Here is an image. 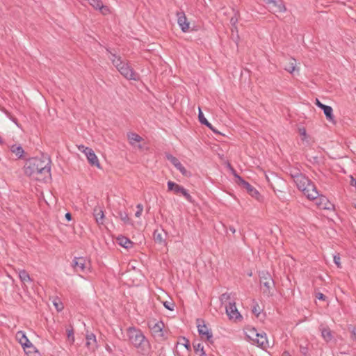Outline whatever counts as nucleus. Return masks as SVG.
Segmentation results:
<instances>
[{
  "label": "nucleus",
  "instance_id": "f257e3e1",
  "mask_svg": "<svg viewBox=\"0 0 356 356\" xmlns=\"http://www.w3.org/2000/svg\"><path fill=\"white\" fill-rule=\"evenodd\" d=\"M51 160L47 156L31 158L26 162L24 173L37 180L47 181L51 177Z\"/></svg>",
  "mask_w": 356,
  "mask_h": 356
},
{
  "label": "nucleus",
  "instance_id": "f03ea898",
  "mask_svg": "<svg viewBox=\"0 0 356 356\" xmlns=\"http://www.w3.org/2000/svg\"><path fill=\"white\" fill-rule=\"evenodd\" d=\"M298 188L302 191L303 194L309 199L314 200L318 196V191L314 183L305 175L296 171L291 173Z\"/></svg>",
  "mask_w": 356,
  "mask_h": 356
},
{
  "label": "nucleus",
  "instance_id": "7ed1b4c3",
  "mask_svg": "<svg viewBox=\"0 0 356 356\" xmlns=\"http://www.w3.org/2000/svg\"><path fill=\"white\" fill-rule=\"evenodd\" d=\"M127 332L130 343L142 354L147 353L149 349V343L143 332L134 327H129Z\"/></svg>",
  "mask_w": 356,
  "mask_h": 356
},
{
  "label": "nucleus",
  "instance_id": "20e7f679",
  "mask_svg": "<svg viewBox=\"0 0 356 356\" xmlns=\"http://www.w3.org/2000/svg\"><path fill=\"white\" fill-rule=\"evenodd\" d=\"M106 51L110 54L109 59L118 72L127 79L137 81L139 79V74L134 71L127 63L122 60L121 57L112 53L108 49Z\"/></svg>",
  "mask_w": 356,
  "mask_h": 356
},
{
  "label": "nucleus",
  "instance_id": "39448f33",
  "mask_svg": "<svg viewBox=\"0 0 356 356\" xmlns=\"http://www.w3.org/2000/svg\"><path fill=\"white\" fill-rule=\"evenodd\" d=\"M259 278L261 285L264 287V293L270 294L272 287L274 285V281L268 272L263 271L259 273Z\"/></svg>",
  "mask_w": 356,
  "mask_h": 356
},
{
  "label": "nucleus",
  "instance_id": "423d86ee",
  "mask_svg": "<svg viewBox=\"0 0 356 356\" xmlns=\"http://www.w3.org/2000/svg\"><path fill=\"white\" fill-rule=\"evenodd\" d=\"M168 191H173L176 194H181L186 200H188L190 202H193V197L191 195L188 193L187 190L185 189L184 187L178 185L177 184L169 181L168 182Z\"/></svg>",
  "mask_w": 356,
  "mask_h": 356
},
{
  "label": "nucleus",
  "instance_id": "0eeeda50",
  "mask_svg": "<svg viewBox=\"0 0 356 356\" xmlns=\"http://www.w3.org/2000/svg\"><path fill=\"white\" fill-rule=\"evenodd\" d=\"M197 330L202 339L210 341L213 337L211 330L204 324V321L201 319L197 320Z\"/></svg>",
  "mask_w": 356,
  "mask_h": 356
},
{
  "label": "nucleus",
  "instance_id": "6e6552de",
  "mask_svg": "<svg viewBox=\"0 0 356 356\" xmlns=\"http://www.w3.org/2000/svg\"><path fill=\"white\" fill-rule=\"evenodd\" d=\"M73 267L76 272L85 273L90 269V264L84 257H75L73 259Z\"/></svg>",
  "mask_w": 356,
  "mask_h": 356
},
{
  "label": "nucleus",
  "instance_id": "1a4fd4ad",
  "mask_svg": "<svg viewBox=\"0 0 356 356\" xmlns=\"http://www.w3.org/2000/svg\"><path fill=\"white\" fill-rule=\"evenodd\" d=\"M163 327L164 324L162 321H150L148 323V327L151 330L152 335L156 338H162L163 337Z\"/></svg>",
  "mask_w": 356,
  "mask_h": 356
},
{
  "label": "nucleus",
  "instance_id": "9d476101",
  "mask_svg": "<svg viewBox=\"0 0 356 356\" xmlns=\"http://www.w3.org/2000/svg\"><path fill=\"white\" fill-rule=\"evenodd\" d=\"M226 314L229 319L238 320L242 318V316L238 312L235 302L229 301L225 306Z\"/></svg>",
  "mask_w": 356,
  "mask_h": 356
},
{
  "label": "nucleus",
  "instance_id": "9b49d317",
  "mask_svg": "<svg viewBox=\"0 0 356 356\" xmlns=\"http://www.w3.org/2000/svg\"><path fill=\"white\" fill-rule=\"evenodd\" d=\"M166 159L170 161V163L178 170L183 175L186 177H188L190 175V172L182 165L181 162L178 159L175 157L174 156L167 154L165 155Z\"/></svg>",
  "mask_w": 356,
  "mask_h": 356
},
{
  "label": "nucleus",
  "instance_id": "f8f14e48",
  "mask_svg": "<svg viewBox=\"0 0 356 356\" xmlns=\"http://www.w3.org/2000/svg\"><path fill=\"white\" fill-rule=\"evenodd\" d=\"M314 200V199L313 200ZM316 204L321 209L332 210L334 209V204L331 203L328 199L324 195L318 194V197L315 198Z\"/></svg>",
  "mask_w": 356,
  "mask_h": 356
},
{
  "label": "nucleus",
  "instance_id": "ddd939ff",
  "mask_svg": "<svg viewBox=\"0 0 356 356\" xmlns=\"http://www.w3.org/2000/svg\"><path fill=\"white\" fill-rule=\"evenodd\" d=\"M238 179V184L245 188L248 193L253 197L259 199V193L257 189L251 186L248 182L245 181L241 177L236 176Z\"/></svg>",
  "mask_w": 356,
  "mask_h": 356
},
{
  "label": "nucleus",
  "instance_id": "4468645a",
  "mask_svg": "<svg viewBox=\"0 0 356 356\" xmlns=\"http://www.w3.org/2000/svg\"><path fill=\"white\" fill-rule=\"evenodd\" d=\"M316 104L323 111L324 114L326 116V118H327V120H329L330 122H334V117L333 115V113H332L333 110H332V108L331 106H327V105H325V104H322L317 99H316Z\"/></svg>",
  "mask_w": 356,
  "mask_h": 356
},
{
  "label": "nucleus",
  "instance_id": "2eb2a0df",
  "mask_svg": "<svg viewBox=\"0 0 356 356\" xmlns=\"http://www.w3.org/2000/svg\"><path fill=\"white\" fill-rule=\"evenodd\" d=\"M269 7L273 13H284L286 10V8L282 0H273L269 4Z\"/></svg>",
  "mask_w": 356,
  "mask_h": 356
},
{
  "label": "nucleus",
  "instance_id": "dca6fc26",
  "mask_svg": "<svg viewBox=\"0 0 356 356\" xmlns=\"http://www.w3.org/2000/svg\"><path fill=\"white\" fill-rule=\"evenodd\" d=\"M177 23L183 32L188 31L190 24L188 22L184 13L181 12L177 13Z\"/></svg>",
  "mask_w": 356,
  "mask_h": 356
},
{
  "label": "nucleus",
  "instance_id": "f3484780",
  "mask_svg": "<svg viewBox=\"0 0 356 356\" xmlns=\"http://www.w3.org/2000/svg\"><path fill=\"white\" fill-rule=\"evenodd\" d=\"M86 347L92 352H94L97 348L96 336L93 333H88L86 336Z\"/></svg>",
  "mask_w": 356,
  "mask_h": 356
},
{
  "label": "nucleus",
  "instance_id": "a211bd4d",
  "mask_svg": "<svg viewBox=\"0 0 356 356\" xmlns=\"http://www.w3.org/2000/svg\"><path fill=\"white\" fill-rule=\"evenodd\" d=\"M252 344L257 345L263 349L268 347V341L267 340L266 334L264 332L258 333V337L256 338Z\"/></svg>",
  "mask_w": 356,
  "mask_h": 356
},
{
  "label": "nucleus",
  "instance_id": "6ab92c4d",
  "mask_svg": "<svg viewBox=\"0 0 356 356\" xmlns=\"http://www.w3.org/2000/svg\"><path fill=\"white\" fill-rule=\"evenodd\" d=\"M246 338L253 343L257 337H258L257 330L252 327H246L244 330Z\"/></svg>",
  "mask_w": 356,
  "mask_h": 356
},
{
  "label": "nucleus",
  "instance_id": "aec40b11",
  "mask_svg": "<svg viewBox=\"0 0 356 356\" xmlns=\"http://www.w3.org/2000/svg\"><path fill=\"white\" fill-rule=\"evenodd\" d=\"M85 154L90 165L99 168V160L92 149L86 150Z\"/></svg>",
  "mask_w": 356,
  "mask_h": 356
},
{
  "label": "nucleus",
  "instance_id": "412c9836",
  "mask_svg": "<svg viewBox=\"0 0 356 356\" xmlns=\"http://www.w3.org/2000/svg\"><path fill=\"white\" fill-rule=\"evenodd\" d=\"M93 215L95 220L98 225H103L104 222V213L102 208L95 207L93 210Z\"/></svg>",
  "mask_w": 356,
  "mask_h": 356
},
{
  "label": "nucleus",
  "instance_id": "4be33fe9",
  "mask_svg": "<svg viewBox=\"0 0 356 356\" xmlns=\"http://www.w3.org/2000/svg\"><path fill=\"white\" fill-rule=\"evenodd\" d=\"M199 121L201 124L206 125L208 128L212 130L214 133L220 134L219 131L216 130L212 124L205 118L203 113L202 112L200 108H199V113H198Z\"/></svg>",
  "mask_w": 356,
  "mask_h": 356
},
{
  "label": "nucleus",
  "instance_id": "5701e85b",
  "mask_svg": "<svg viewBox=\"0 0 356 356\" xmlns=\"http://www.w3.org/2000/svg\"><path fill=\"white\" fill-rule=\"evenodd\" d=\"M10 150L17 159H22L24 154V151L20 145L15 144L10 146Z\"/></svg>",
  "mask_w": 356,
  "mask_h": 356
},
{
  "label": "nucleus",
  "instance_id": "b1692460",
  "mask_svg": "<svg viewBox=\"0 0 356 356\" xmlns=\"http://www.w3.org/2000/svg\"><path fill=\"white\" fill-rule=\"evenodd\" d=\"M25 353L28 356H38L39 355L38 351L36 348L33 345V343L30 341L28 344H26L23 348Z\"/></svg>",
  "mask_w": 356,
  "mask_h": 356
},
{
  "label": "nucleus",
  "instance_id": "393cba45",
  "mask_svg": "<svg viewBox=\"0 0 356 356\" xmlns=\"http://www.w3.org/2000/svg\"><path fill=\"white\" fill-rule=\"evenodd\" d=\"M16 339L19 341V343L22 345V348H24L26 344H28L30 341L26 337V334L23 331H18L15 335Z\"/></svg>",
  "mask_w": 356,
  "mask_h": 356
},
{
  "label": "nucleus",
  "instance_id": "a878e982",
  "mask_svg": "<svg viewBox=\"0 0 356 356\" xmlns=\"http://www.w3.org/2000/svg\"><path fill=\"white\" fill-rule=\"evenodd\" d=\"M284 68L290 74H293L296 69V60L293 58L288 59V63L284 65Z\"/></svg>",
  "mask_w": 356,
  "mask_h": 356
},
{
  "label": "nucleus",
  "instance_id": "bb28decb",
  "mask_svg": "<svg viewBox=\"0 0 356 356\" xmlns=\"http://www.w3.org/2000/svg\"><path fill=\"white\" fill-rule=\"evenodd\" d=\"M118 243L124 248H130L133 245V243L125 236H119L117 238Z\"/></svg>",
  "mask_w": 356,
  "mask_h": 356
},
{
  "label": "nucleus",
  "instance_id": "cd10ccee",
  "mask_svg": "<svg viewBox=\"0 0 356 356\" xmlns=\"http://www.w3.org/2000/svg\"><path fill=\"white\" fill-rule=\"evenodd\" d=\"M320 330L321 332V336L325 341L329 342L332 340V334L330 328L321 327Z\"/></svg>",
  "mask_w": 356,
  "mask_h": 356
},
{
  "label": "nucleus",
  "instance_id": "c85d7f7f",
  "mask_svg": "<svg viewBox=\"0 0 356 356\" xmlns=\"http://www.w3.org/2000/svg\"><path fill=\"white\" fill-rule=\"evenodd\" d=\"M127 136L131 145H134L135 143H139L143 140L142 137L136 133H129Z\"/></svg>",
  "mask_w": 356,
  "mask_h": 356
},
{
  "label": "nucleus",
  "instance_id": "c756f323",
  "mask_svg": "<svg viewBox=\"0 0 356 356\" xmlns=\"http://www.w3.org/2000/svg\"><path fill=\"white\" fill-rule=\"evenodd\" d=\"M118 217L124 223V224H132L131 220L129 218L128 214L125 211H119L118 212Z\"/></svg>",
  "mask_w": 356,
  "mask_h": 356
},
{
  "label": "nucleus",
  "instance_id": "7c9ffc66",
  "mask_svg": "<svg viewBox=\"0 0 356 356\" xmlns=\"http://www.w3.org/2000/svg\"><path fill=\"white\" fill-rule=\"evenodd\" d=\"M19 277L24 283L31 281L29 273L24 270H22L19 272Z\"/></svg>",
  "mask_w": 356,
  "mask_h": 356
},
{
  "label": "nucleus",
  "instance_id": "2f4dec72",
  "mask_svg": "<svg viewBox=\"0 0 356 356\" xmlns=\"http://www.w3.org/2000/svg\"><path fill=\"white\" fill-rule=\"evenodd\" d=\"M67 341L72 344L74 342V330L72 326H70L66 329Z\"/></svg>",
  "mask_w": 356,
  "mask_h": 356
},
{
  "label": "nucleus",
  "instance_id": "473e14b6",
  "mask_svg": "<svg viewBox=\"0 0 356 356\" xmlns=\"http://www.w3.org/2000/svg\"><path fill=\"white\" fill-rule=\"evenodd\" d=\"M154 239L155 242L159 243H164V241H165L163 238L162 234L156 230L154 232Z\"/></svg>",
  "mask_w": 356,
  "mask_h": 356
},
{
  "label": "nucleus",
  "instance_id": "72a5a7b5",
  "mask_svg": "<svg viewBox=\"0 0 356 356\" xmlns=\"http://www.w3.org/2000/svg\"><path fill=\"white\" fill-rule=\"evenodd\" d=\"M237 22H238V18L236 16L232 17L231 18L230 23L232 25V32H234V31H236V32L238 31L237 28L236 26V24Z\"/></svg>",
  "mask_w": 356,
  "mask_h": 356
},
{
  "label": "nucleus",
  "instance_id": "f704fd0d",
  "mask_svg": "<svg viewBox=\"0 0 356 356\" xmlns=\"http://www.w3.org/2000/svg\"><path fill=\"white\" fill-rule=\"evenodd\" d=\"M231 299V294L228 293H225L221 295L220 300L222 303H226L228 300Z\"/></svg>",
  "mask_w": 356,
  "mask_h": 356
},
{
  "label": "nucleus",
  "instance_id": "c9c22d12",
  "mask_svg": "<svg viewBox=\"0 0 356 356\" xmlns=\"http://www.w3.org/2000/svg\"><path fill=\"white\" fill-rule=\"evenodd\" d=\"M136 209H137V211H136V212L135 213V216L137 218H140L141 214H142V213H143V204H137Z\"/></svg>",
  "mask_w": 356,
  "mask_h": 356
},
{
  "label": "nucleus",
  "instance_id": "e433bc0d",
  "mask_svg": "<svg viewBox=\"0 0 356 356\" xmlns=\"http://www.w3.org/2000/svg\"><path fill=\"white\" fill-rule=\"evenodd\" d=\"M163 305L168 310L172 311L174 309L175 304L172 302L165 301L163 302Z\"/></svg>",
  "mask_w": 356,
  "mask_h": 356
},
{
  "label": "nucleus",
  "instance_id": "4c0bfd02",
  "mask_svg": "<svg viewBox=\"0 0 356 356\" xmlns=\"http://www.w3.org/2000/svg\"><path fill=\"white\" fill-rule=\"evenodd\" d=\"M334 264L337 266L338 268H341V263H340V257L339 254L334 255L333 257Z\"/></svg>",
  "mask_w": 356,
  "mask_h": 356
},
{
  "label": "nucleus",
  "instance_id": "58836bf2",
  "mask_svg": "<svg viewBox=\"0 0 356 356\" xmlns=\"http://www.w3.org/2000/svg\"><path fill=\"white\" fill-rule=\"evenodd\" d=\"M194 349L195 352L200 351L202 353L204 350V347L201 343H197V345H194Z\"/></svg>",
  "mask_w": 356,
  "mask_h": 356
},
{
  "label": "nucleus",
  "instance_id": "ea45409f",
  "mask_svg": "<svg viewBox=\"0 0 356 356\" xmlns=\"http://www.w3.org/2000/svg\"><path fill=\"white\" fill-rule=\"evenodd\" d=\"M102 14L104 15H106L107 13H109V9L107 6H105L102 4V8H98Z\"/></svg>",
  "mask_w": 356,
  "mask_h": 356
},
{
  "label": "nucleus",
  "instance_id": "a19ab883",
  "mask_svg": "<svg viewBox=\"0 0 356 356\" xmlns=\"http://www.w3.org/2000/svg\"><path fill=\"white\" fill-rule=\"evenodd\" d=\"M260 311L261 309L259 305H256L252 308V312L257 316H258L260 314Z\"/></svg>",
  "mask_w": 356,
  "mask_h": 356
},
{
  "label": "nucleus",
  "instance_id": "79ce46f5",
  "mask_svg": "<svg viewBox=\"0 0 356 356\" xmlns=\"http://www.w3.org/2000/svg\"><path fill=\"white\" fill-rule=\"evenodd\" d=\"M78 149H79V151H81V152H83L84 154H86V150L90 149V148L85 147L84 145H79L78 147Z\"/></svg>",
  "mask_w": 356,
  "mask_h": 356
},
{
  "label": "nucleus",
  "instance_id": "37998d69",
  "mask_svg": "<svg viewBox=\"0 0 356 356\" xmlns=\"http://www.w3.org/2000/svg\"><path fill=\"white\" fill-rule=\"evenodd\" d=\"M182 340L184 341V343H183V345L186 347V348L187 350H189L190 349V344H189V341L188 339H186V338H183Z\"/></svg>",
  "mask_w": 356,
  "mask_h": 356
},
{
  "label": "nucleus",
  "instance_id": "c03bdc74",
  "mask_svg": "<svg viewBox=\"0 0 356 356\" xmlns=\"http://www.w3.org/2000/svg\"><path fill=\"white\" fill-rule=\"evenodd\" d=\"M300 353L305 355H306L308 353V349L307 347L300 346Z\"/></svg>",
  "mask_w": 356,
  "mask_h": 356
},
{
  "label": "nucleus",
  "instance_id": "a18cd8bd",
  "mask_svg": "<svg viewBox=\"0 0 356 356\" xmlns=\"http://www.w3.org/2000/svg\"><path fill=\"white\" fill-rule=\"evenodd\" d=\"M316 298H318V300H325V295H323L322 293H318L316 296Z\"/></svg>",
  "mask_w": 356,
  "mask_h": 356
},
{
  "label": "nucleus",
  "instance_id": "49530a36",
  "mask_svg": "<svg viewBox=\"0 0 356 356\" xmlns=\"http://www.w3.org/2000/svg\"><path fill=\"white\" fill-rule=\"evenodd\" d=\"M351 339L356 341V328H353L351 332Z\"/></svg>",
  "mask_w": 356,
  "mask_h": 356
},
{
  "label": "nucleus",
  "instance_id": "de8ad7c7",
  "mask_svg": "<svg viewBox=\"0 0 356 356\" xmlns=\"http://www.w3.org/2000/svg\"><path fill=\"white\" fill-rule=\"evenodd\" d=\"M54 306L56 307V309L58 311H61L63 308V305L61 304H58L56 302H54Z\"/></svg>",
  "mask_w": 356,
  "mask_h": 356
},
{
  "label": "nucleus",
  "instance_id": "09e8293b",
  "mask_svg": "<svg viewBox=\"0 0 356 356\" xmlns=\"http://www.w3.org/2000/svg\"><path fill=\"white\" fill-rule=\"evenodd\" d=\"M299 131L301 136H304V138L306 137V130L305 129H300Z\"/></svg>",
  "mask_w": 356,
  "mask_h": 356
},
{
  "label": "nucleus",
  "instance_id": "8fccbe9b",
  "mask_svg": "<svg viewBox=\"0 0 356 356\" xmlns=\"http://www.w3.org/2000/svg\"><path fill=\"white\" fill-rule=\"evenodd\" d=\"M350 185L356 187V179L351 177Z\"/></svg>",
  "mask_w": 356,
  "mask_h": 356
},
{
  "label": "nucleus",
  "instance_id": "3c124183",
  "mask_svg": "<svg viewBox=\"0 0 356 356\" xmlns=\"http://www.w3.org/2000/svg\"><path fill=\"white\" fill-rule=\"evenodd\" d=\"M65 218L68 220V221H70L72 220V216L70 213H67L65 214Z\"/></svg>",
  "mask_w": 356,
  "mask_h": 356
},
{
  "label": "nucleus",
  "instance_id": "603ef678",
  "mask_svg": "<svg viewBox=\"0 0 356 356\" xmlns=\"http://www.w3.org/2000/svg\"><path fill=\"white\" fill-rule=\"evenodd\" d=\"M282 356H291L290 353L287 351L283 353Z\"/></svg>",
  "mask_w": 356,
  "mask_h": 356
},
{
  "label": "nucleus",
  "instance_id": "864d4df0",
  "mask_svg": "<svg viewBox=\"0 0 356 356\" xmlns=\"http://www.w3.org/2000/svg\"><path fill=\"white\" fill-rule=\"evenodd\" d=\"M229 230L234 234L236 232V229L233 227H229Z\"/></svg>",
  "mask_w": 356,
  "mask_h": 356
},
{
  "label": "nucleus",
  "instance_id": "5fc2aeb1",
  "mask_svg": "<svg viewBox=\"0 0 356 356\" xmlns=\"http://www.w3.org/2000/svg\"><path fill=\"white\" fill-rule=\"evenodd\" d=\"M273 0H264L267 4H270Z\"/></svg>",
  "mask_w": 356,
  "mask_h": 356
},
{
  "label": "nucleus",
  "instance_id": "6e6d98bb",
  "mask_svg": "<svg viewBox=\"0 0 356 356\" xmlns=\"http://www.w3.org/2000/svg\"><path fill=\"white\" fill-rule=\"evenodd\" d=\"M200 356H206V353L204 351H202V353H200Z\"/></svg>",
  "mask_w": 356,
  "mask_h": 356
},
{
  "label": "nucleus",
  "instance_id": "4d7b16f0",
  "mask_svg": "<svg viewBox=\"0 0 356 356\" xmlns=\"http://www.w3.org/2000/svg\"><path fill=\"white\" fill-rule=\"evenodd\" d=\"M3 143V140L1 138V137L0 136V144H1Z\"/></svg>",
  "mask_w": 356,
  "mask_h": 356
},
{
  "label": "nucleus",
  "instance_id": "13d9d810",
  "mask_svg": "<svg viewBox=\"0 0 356 356\" xmlns=\"http://www.w3.org/2000/svg\"><path fill=\"white\" fill-rule=\"evenodd\" d=\"M138 148L141 149L142 146L140 145H138Z\"/></svg>",
  "mask_w": 356,
  "mask_h": 356
},
{
  "label": "nucleus",
  "instance_id": "bf43d9fd",
  "mask_svg": "<svg viewBox=\"0 0 356 356\" xmlns=\"http://www.w3.org/2000/svg\"><path fill=\"white\" fill-rule=\"evenodd\" d=\"M355 208H356V204H355Z\"/></svg>",
  "mask_w": 356,
  "mask_h": 356
}]
</instances>
